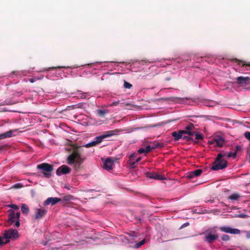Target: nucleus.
Wrapping results in <instances>:
<instances>
[{"mask_svg": "<svg viewBox=\"0 0 250 250\" xmlns=\"http://www.w3.org/2000/svg\"><path fill=\"white\" fill-rule=\"evenodd\" d=\"M145 149L147 153H149V152H150L151 151V150H152V148L151 146H149V145L147 146L146 147V148H145Z\"/></svg>", "mask_w": 250, "mask_h": 250, "instance_id": "f704fd0d", "label": "nucleus"}, {"mask_svg": "<svg viewBox=\"0 0 250 250\" xmlns=\"http://www.w3.org/2000/svg\"><path fill=\"white\" fill-rule=\"evenodd\" d=\"M146 175L147 178L157 180H163L166 179L164 175L159 174L156 172H146Z\"/></svg>", "mask_w": 250, "mask_h": 250, "instance_id": "423d86ee", "label": "nucleus"}, {"mask_svg": "<svg viewBox=\"0 0 250 250\" xmlns=\"http://www.w3.org/2000/svg\"><path fill=\"white\" fill-rule=\"evenodd\" d=\"M22 187H23V185L21 183H17V184L14 185L12 187V188L18 189V188H21Z\"/></svg>", "mask_w": 250, "mask_h": 250, "instance_id": "c756f323", "label": "nucleus"}, {"mask_svg": "<svg viewBox=\"0 0 250 250\" xmlns=\"http://www.w3.org/2000/svg\"><path fill=\"white\" fill-rule=\"evenodd\" d=\"M222 232L229 233L233 234H239L240 233V230L237 229H232L228 227H221L219 228Z\"/></svg>", "mask_w": 250, "mask_h": 250, "instance_id": "1a4fd4ad", "label": "nucleus"}, {"mask_svg": "<svg viewBox=\"0 0 250 250\" xmlns=\"http://www.w3.org/2000/svg\"><path fill=\"white\" fill-rule=\"evenodd\" d=\"M152 149H154L156 148H161L164 146V144L163 143H160L158 141H154L152 143V145L151 146Z\"/></svg>", "mask_w": 250, "mask_h": 250, "instance_id": "4be33fe9", "label": "nucleus"}, {"mask_svg": "<svg viewBox=\"0 0 250 250\" xmlns=\"http://www.w3.org/2000/svg\"><path fill=\"white\" fill-rule=\"evenodd\" d=\"M74 197L71 195H67L61 198L62 201H69L74 199Z\"/></svg>", "mask_w": 250, "mask_h": 250, "instance_id": "393cba45", "label": "nucleus"}, {"mask_svg": "<svg viewBox=\"0 0 250 250\" xmlns=\"http://www.w3.org/2000/svg\"><path fill=\"white\" fill-rule=\"evenodd\" d=\"M22 72L21 71H13L11 74V75H15L17 76H21L22 74Z\"/></svg>", "mask_w": 250, "mask_h": 250, "instance_id": "72a5a7b5", "label": "nucleus"}, {"mask_svg": "<svg viewBox=\"0 0 250 250\" xmlns=\"http://www.w3.org/2000/svg\"><path fill=\"white\" fill-rule=\"evenodd\" d=\"M225 143L224 139L220 136H215L211 141L210 144L214 145L215 146H217L219 147L223 146Z\"/></svg>", "mask_w": 250, "mask_h": 250, "instance_id": "0eeeda50", "label": "nucleus"}, {"mask_svg": "<svg viewBox=\"0 0 250 250\" xmlns=\"http://www.w3.org/2000/svg\"><path fill=\"white\" fill-rule=\"evenodd\" d=\"M204 234H205V237H204L203 240L205 242L208 244L213 243L218 238V235L216 234L215 232L213 231L210 229L207 230Z\"/></svg>", "mask_w": 250, "mask_h": 250, "instance_id": "39448f33", "label": "nucleus"}, {"mask_svg": "<svg viewBox=\"0 0 250 250\" xmlns=\"http://www.w3.org/2000/svg\"><path fill=\"white\" fill-rule=\"evenodd\" d=\"M240 198V195L237 193L231 194L228 197V199L231 200L232 202L238 201Z\"/></svg>", "mask_w": 250, "mask_h": 250, "instance_id": "f3484780", "label": "nucleus"}, {"mask_svg": "<svg viewBox=\"0 0 250 250\" xmlns=\"http://www.w3.org/2000/svg\"><path fill=\"white\" fill-rule=\"evenodd\" d=\"M8 221L10 222L11 224H13L16 220L15 212L13 210H11L10 213L8 215Z\"/></svg>", "mask_w": 250, "mask_h": 250, "instance_id": "a211bd4d", "label": "nucleus"}, {"mask_svg": "<svg viewBox=\"0 0 250 250\" xmlns=\"http://www.w3.org/2000/svg\"><path fill=\"white\" fill-rule=\"evenodd\" d=\"M234 62H237L240 66H250V62L247 63L244 61H240L237 59H234Z\"/></svg>", "mask_w": 250, "mask_h": 250, "instance_id": "412c9836", "label": "nucleus"}, {"mask_svg": "<svg viewBox=\"0 0 250 250\" xmlns=\"http://www.w3.org/2000/svg\"><path fill=\"white\" fill-rule=\"evenodd\" d=\"M183 134H185V131L183 130H180L178 131H173L171 133L172 136L174 138V141H176L182 138Z\"/></svg>", "mask_w": 250, "mask_h": 250, "instance_id": "2eb2a0df", "label": "nucleus"}, {"mask_svg": "<svg viewBox=\"0 0 250 250\" xmlns=\"http://www.w3.org/2000/svg\"><path fill=\"white\" fill-rule=\"evenodd\" d=\"M138 153L139 154H142V153H147L146 151V150L145 148H140L138 150Z\"/></svg>", "mask_w": 250, "mask_h": 250, "instance_id": "e433bc0d", "label": "nucleus"}, {"mask_svg": "<svg viewBox=\"0 0 250 250\" xmlns=\"http://www.w3.org/2000/svg\"><path fill=\"white\" fill-rule=\"evenodd\" d=\"M119 104H120L121 106H128L130 105L131 104H125V103L124 102V100H123V102H121L120 101L118 100L115 102H114L112 103L109 106H116Z\"/></svg>", "mask_w": 250, "mask_h": 250, "instance_id": "6ab92c4d", "label": "nucleus"}, {"mask_svg": "<svg viewBox=\"0 0 250 250\" xmlns=\"http://www.w3.org/2000/svg\"><path fill=\"white\" fill-rule=\"evenodd\" d=\"M16 131H17L16 129L10 130L6 132L0 134V136H1L2 139L6 138H10L15 135L14 133Z\"/></svg>", "mask_w": 250, "mask_h": 250, "instance_id": "dca6fc26", "label": "nucleus"}, {"mask_svg": "<svg viewBox=\"0 0 250 250\" xmlns=\"http://www.w3.org/2000/svg\"><path fill=\"white\" fill-rule=\"evenodd\" d=\"M21 210L23 214H27L29 212V209L27 205L25 204H22Z\"/></svg>", "mask_w": 250, "mask_h": 250, "instance_id": "b1692460", "label": "nucleus"}, {"mask_svg": "<svg viewBox=\"0 0 250 250\" xmlns=\"http://www.w3.org/2000/svg\"><path fill=\"white\" fill-rule=\"evenodd\" d=\"M16 218H17V220H20V213L19 212H17L15 214Z\"/></svg>", "mask_w": 250, "mask_h": 250, "instance_id": "ea45409f", "label": "nucleus"}, {"mask_svg": "<svg viewBox=\"0 0 250 250\" xmlns=\"http://www.w3.org/2000/svg\"><path fill=\"white\" fill-rule=\"evenodd\" d=\"M35 81V79H33V78H30L29 79V82H30V83H34Z\"/></svg>", "mask_w": 250, "mask_h": 250, "instance_id": "37998d69", "label": "nucleus"}, {"mask_svg": "<svg viewBox=\"0 0 250 250\" xmlns=\"http://www.w3.org/2000/svg\"><path fill=\"white\" fill-rule=\"evenodd\" d=\"M226 153H219L215 161L213 163V166L211 169L213 170H218L223 169L228 166L227 161L223 159V157L226 156Z\"/></svg>", "mask_w": 250, "mask_h": 250, "instance_id": "f03ea898", "label": "nucleus"}, {"mask_svg": "<svg viewBox=\"0 0 250 250\" xmlns=\"http://www.w3.org/2000/svg\"><path fill=\"white\" fill-rule=\"evenodd\" d=\"M221 239L224 241H228L230 239V237L227 234H223Z\"/></svg>", "mask_w": 250, "mask_h": 250, "instance_id": "c85d7f7f", "label": "nucleus"}, {"mask_svg": "<svg viewBox=\"0 0 250 250\" xmlns=\"http://www.w3.org/2000/svg\"><path fill=\"white\" fill-rule=\"evenodd\" d=\"M194 128V125L192 123H189L188 125L185 127V132L192 131Z\"/></svg>", "mask_w": 250, "mask_h": 250, "instance_id": "5701e85b", "label": "nucleus"}, {"mask_svg": "<svg viewBox=\"0 0 250 250\" xmlns=\"http://www.w3.org/2000/svg\"><path fill=\"white\" fill-rule=\"evenodd\" d=\"M106 113L107 112H106V110H98V113L100 116H104Z\"/></svg>", "mask_w": 250, "mask_h": 250, "instance_id": "2f4dec72", "label": "nucleus"}, {"mask_svg": "<svg viewBox=\"0 0 250 250\" xmlns=\"http://www.w3.org/2000/svg\"><path fill=\"white\" fill-rule=\"evenodd\" d=\"M236 151L240 149V146H236Z\"/></svg>", "mask_w": 250, "mask_h": 250, "instance_id": "09e8293b", "label": "nucleus"}, {"mask_svg": "<svg viewBox=\"0 0 250 250\" xmlns=\"http://www.w3.org/2000/svg\"><path fill=\"white\" fill-rule=\"evenodd\" d=\"M170 80H171V78L170 77H167V78H166V81H169Z\"/></svg>", "mask_w": 250, "mask_h": 250, "instance_id": "de8ad7c7", "label": "nucleus"}, {"mask_svg": "<svg viewBox=\"0 0 250 250\" xmlns=\"http://www.w3.org/2000/svg\"><path fill=\"white\" fill-rule=\"evenodd\" d=\"M60 201H62L61 198L57 197H49L44 201V205H48L49 204H51L52 205H54Z\"/></svg>", "mask_w": 250, "mask_h": 250, "instance_id": "ddd939ff", "label": "nucleus"}, {"mask_svg": "<svg viewBox=\"0 0 250 250\" xmlns=\"http://www.w3.org/2000/svg\"><path fill=\"white\" fill-rule=\"evenodd\" d=\"M132 85L129 83H128V82H127L126 81H125L124 82V87L125 88H127V89H130L132 87Z\"/></svg>", "mask_w": 250, "mask_h": 250, "instance_id": "7c9ffc66", "label": "nucleus"}, {"mask_svg": "<svg viewBox=\"0 0 250 250\" xmlns=\"http://www.w3.org/2000/svg\"><path fill=\"white\" fill-rule=\"evenodd\" d=\"M236 80L237 83L241 86H246L250 83V78L249 77H238Z\"/></svg>", "mask_w": 250, "mask_h": 250, "instance_id": "9d476101", "label": "nucleus"}, {"mask_svg": "<svg viewBox=\"0 0 250 250\" xmlns=\"http://www.w3.org/2000/svg\"><path fill=\"white\" fill-rule=\"evenodd\" d=\"M188 225V223H187V224H184V225H185V226H187V225Z\"/></svg>", "mask_w": 250, "mask_h": 250, "instance_id": "8fccbe9b", "label": "nucleus"}, {"mask_svg": "<svg viewBox=\"0 0 250 250\" xmlns=\"http://www.w3.org/2000/svg\"><path fill=\"white\" fill-rule=\"evenodd\" d=\"M203 170L201 169H198L195 170L190 171L187 175V178L188 179H192L194 177H198L200 176Z\"/></svg>", "mask_w": 250, "mask_h": 250, "instance_id": "4468645a", "label": "nucleus"}, {"mask_svg": "<svg viewBox=\"0 0 250 250\" xmlns=\"http://www.w3.org/2000/svg\"><path fill=\"white\" fill-rule=\"evenodd\" d=\"M71 171V168L66 165H62L59 167L56 170V174L60 176L62 174H68Z\"/></svg>", "mask_w": 250, "mask_h": 250, "instance_id": "6e6552de", "label": "nucleus"}, {"mask_svg": "<svg viewBox=\"0 0 250 250\" xmlns=\"http://www.w3.org/2000/svg\"><path fill=\"white\" fill-rule=\"evenodd\" d=\"M136 157V155L135 154H132L129 156V164L132 168H134L135 167L136 162L134 161V158Z\"/></svg>", "mask_w": 250, "mask_h": 250, "instance_id": "aec40b11", "label": "nucleus"}, {"mask_svg": "<svg viewBox=\"0 0 250 250\" xmlns=\"http://www.w3.org/2000/svg\"><path fill=\"white\" fill-rule=\"evenodd\" d=\"M196 132H194V131H188V132H185V134H188L189 136H190V137H191L192 138L193 136H195Z\"/></svg>", "mask_w": 250, "mask_h": 250, "instance_id": "473e14b6", "label": "nucleus"}, {"mask_svg": "<svg viewBox=\"0 0 250 250\" xmlns=\"http://www.w3.org/2000/svg\"><path fill=\"white\" fill-rule=\"evenodd\" d=\"M16 223H15V226L18 228L20 227V220H17L16 221Z\"/></svg>", "mask_w": 250, "mask_h": 250, "instance_id": "58836bf2", "label": "nucleus"}, {"mask_svg": "<svg viewBox=\"0 0 250 250\" xmlns=\"http://www.w3.org/2000/svg\"><path fill=\"white\" fill-rule=\"evenodd\" d=\"M113 132V131H108L104 134L97 136L95 138L94 141L83 146H74L72 152L67 158V163L69 165H74L76 167H79L86 159L85 157L82 155L83 151L82 147L89 148L95 146L100 144L104 139L112 136Z\"/></svg>", "mask_w": 250, "mask_h": 250, "instance_id": "f257e3e1", "label": "nucleus"}, {"mask_svg": "<svg viewBox=\"0 0 250 250\" xmlns=\"http://www.w3.org/2000/svg\"><path fill=\"white\" fill-rule=\"evenodd\" d=\"M236 151L234 153H232V152L229 153L227 156L229 158H230V157L235 158L236 157Z\"/></svg>", "mask_w": 250, "mask_h": 250, "instance_id": "c9c22d12", "label": "nucleus"}, {"mask_svg": "<svg viewBox=\"0 0 250 250\" xmlns=\"http://www.w3.org/2000/svg\"><path fill=\"white\" fill-rule=\"evenodd\" d=\"M2 149V148L1 147H0V151Z\"/></svg>", "mask_w": 250, "mask_h": 250, "instance_id": "603ef678", "label": "nucleus"}, {"mask_svg": "<svg viewBox=\"0 0 250 250\" xmlns=\"http://www.w3.org/2000/svg\"><path fill=\"white\" fill-rule=\"evenodd\" d=\"M37 168L42 170L43 175L47 178L51 176V172L53 170V166L45 163L38 165Z\"/></svg>", "mask_w": 250, "mask_h": 250, "instance_id": "20e7f679", "label": "nucleus"}, {"mask_svg": "<svg viewBox=\"0 0 250 250\" xmlns=\"http://www.w3.org/2000/svg\"><path fill=\"white\" fill-rule=\"evenodd\" d=\"M8 110L6 109V108H3L2 109V110H0V112H6V111H7Z\"/></svg>", "mask_w": 250, "mask_h": 250, "instance_id": "49530a36", "label": "nucleus"}, {"mask_svg": "<svg viewBox=\"0 0 250 250\" xmlns=\"http://www.w3.org/2000/svg\"><path fill=\"white\" fill-rule=\"evenodd\" d=\"M9 105L10 104L9 103H6V102H3V103H1L0 104V106H1V105Z\"/></svg>", "mask_w": 250, "mask_h": 250, "instance_id": "79ce46f5", "label": "nucleus"}, {"mask_svg": "<svg viewBox=\"0 0 250 250\" xmlns=\"http://www.w3.org/2000/svg\"><path fill=\"white\" fill-rule=\"evenodd\" d=\"M195 139L197 140H203L204 139V136L202 133L196 132L195 135Z\"/></svg>", "mask_w": 250, "mask_h": 250, "instance_id": "a878e982", "label": "nucleus"}, {"mask_svg": "<svg viewBox=\"0 0 250 250\" xmlns=\"http://www.w3.org/2000/svg\"><path fill=\"white\" fill-rule=\"evenodd\" d=\"M47 212V210L43 208H36L35 211V218L38 220L43 217Z\"/></svg>", "mask_w": 250, "mask_h": 250, "instance_id": "9b49d317", "label": "nucleus"}, {"mask_svg": "<svg viewBox=\"0 0 250 250\" xmlns=\"http://www.w3.org/2000/svg\"><path fill=\"white\" fill-rule=\"evenodd\" d=\"M3 108H5V107L4 108H0V110H2V109H3Z\"/></svg>", "mask_w": 250, "mask_h": 250, "instance_id": "3c124183", "label": "nucleus"}, {"mask_svg": "<svg viewBox=\"0 0 250 250\" xmlns=\"http://www.w3.org/2000/svg\"><path fill=\"white\" fill-rule=\"evenodd\" d=\"M141 160V157H139L135 161L136 163L139 162Z\"/></svg>", "mask_w": 250, "mask_h": 250, "instance_id": "c03bdc74", "label": "nucleus"}, {"mask_svg": "<svg viewBox=\"0 0 250 250\" xmlns=\"http://www.w3.org/2000/svg\"><path fill=\"white\" fill-rule=\"evenodd\" d=\"M18 237V232L16 229L5 230L3 236L0 237V247L9 242L10 239H16Z\"/></svg>", "mask_w": 250, "mask_h": 250, "instance_id": "7ed1b4c3", "label": "nucleus"}, {"mask_svg": "<svg viewBox=\"0 0 250 250\" xmlns=\"http://www.w3.org/2000/svg\"><path fill=\"white\" fill-rule=\"evenodd\" d=\"M9 206L14 209H18L19 208L18 206L15 204H11Z\"/></svg>", "mask_w": 250, "mask_h": 250, "instance_id": "4c0bfd02", "label": "nucleus"}, {"mask_svg": "<svg viewBox=\"0 0 250 250\" xmlns=\"http://www.w3.org/2000/svg\"><path fill=\"white\" fill-rule=\"evenodd\" d=\"M114 161L110 158H107L104 163L103 168L107 170L113 169Z\"/></svg>", "mask_w": 250, "mask_h": 250, "instance_id": "f8f14e48", "label": "nucleus"}, {"mask_svg": "<svg viewBox=\"0 0 250 250\" xmlns=\"http://www.w3.org/2000/svg\"><path fill=\"white\" fill-rule=\"evenodd\" d=\"M186 134H183L182 139L187 141H193V139L191 137L188 135H186Z\"/></svg>", "mask_w": 250, "mask_h": 250, "instance_id": "bb28decb", "label": "nucleus"}, {"mask_svg": "<svg viewBox=\"0 0 250 250\" xmlns=\"http://www.w3.org/2000/svg\"><path fill=\"white\" fill-rule=\"evenodd\" d=\"M146 242V240L145 239H144L143 240H142L141 242H140L139 243H136L135 245V247L136 248H139L140 247H141L143 245H144Z\"/></svg>", "mask_w": 250, "mask_h": 250, "instance_id": "cd10ccee", "label": "nucleus"}, {"mask_svg": "<svg viewBox=\"0 0 250 250\" xmlns=\"http://www.w3.org/2000/svg\"><path fill=\"white\" fill-rule=\"evenodd\" d=\"M246 216V215L243 214H241L239 215V216L240 217H242V218H244Z\"/></svg>", "mask_w": 250, "mask_h": 250, "instance_id": "a18cd8bd", "label": "nucleus"}, {"mask_svg": "<svg viewBox=\"0 0 250 250\" xmlns=\"http://www.w3.org/2000/svg\"><path fill=\"white\" fill-rule=\"evenodd\" d=\"M61 67H61V66L49 67L47 70H50V69H51L60 68H61Z\"/></svg>", "mask_w": 250, "mask_h": 250, "instance_id": "a19ab883", "label": "nucleus"}]
</instances>
